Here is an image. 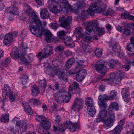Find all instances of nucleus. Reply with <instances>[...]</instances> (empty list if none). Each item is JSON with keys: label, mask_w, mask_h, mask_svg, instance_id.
<instances>
[{"label": "nucleus", "mask_w": 134, "mask_h": 134, "mask_svg": "<svg viewBox=\"0 0 134 134\" xmlns=\"http://www.w3.org/2000/svg\"><path fill=\"white\" fill-rule=\"evenodd\" d=\"M25 12L32 19L30 22L29 28L33 34L38 36L42 34V22L32 8L27 4L24 5Z\"/></svg>", "instance_id": "obj_1"}, {"label": "nucleus", "mask_w": 134, "mask_h": 134, "mask_svg": "<svg viewBox=\"0 0 134 134\" xmlns=\"http://www.w3.org/2000/svg\"><path fill=\"white\" fill-rule=\"evenodd\" d=\"M79 87L78 83L74 82L72 84L70 85L69 87L68 92L62 90H60L57 92L55 95V99L58 103H67L70 100L71 97L70 92L76 88Z\"/></svg>", "instance_id": "obj_2"}, {"label": "nucleus", "mask_w": 134, "mask_h": 134, "mask_svg": "<svg viewBox=\"0 0 134 134\" xmlns=\"http://www.w3.org/2000/svg\"><path fill=\"white\" fill-rule=\"evenodd\" d=\"M105 32V28L99 27L98 21L94 20L89 22L85 28V33L92 35L95 33L99 36Z\"/></svg>", "instance_id": "obj_3"}, {"label": "nucleus", "mask_w": 134, "mask_h": 134, "mask_svg": "<svg viewBox=\"0 0 134 134\" xmlns=\"http://www.w3.org/2000/svg\"><path fill=\"white\" fill-rule=\"evenodd\" d=\"M100 3L95 2L92 3L90 7V10L88 12L91 16H93L94 15V13L95 11L98 13L101 12L103 15L107 16L110 15L111 13L114 12L113 10L110 9L108 10H106L105 9H103L101 7L103 5L100 6L99 4L101 2V1H99ZM102 5V4H100Z\"/></svg>", "instance_id": "obj_4"}, {"label": "nucleus", "mask_w": 134, "mask_h": 134, "mask_svg": "<svg viewBox=\"0 0 134 134\" xmlns=\"http://www.w3.org/2000/svg\"><path fill=\"white\" fill-rule=\"evenodd\" d=\"M12 121L14 123H16V125L15 130H14V127L10 126L9 129L10 131L14 133L16 132L21 134L26 130L27 124L26 122L24 120L21 121L18 118L15 117L12 119Z\"/></svg>", "instance_id": "obj_5"}, {"label": "nucleus", "mask_w": 134, "mask_h": 134, "mask_svg": "<svg viewBox=\"0 0 134 134\" xmlns=\"http://www.w3.org/2000/svg\"><path fill=\"white\" fill-rule=\"evenodd\" d=\"M53 131H58L62 133L67 128L70 132H74L76 131V129H79V126L77 123H72L70 121H67L62 125H58L57 127L53 125Z\"/></svg>", "instance_id": "obj_6"}, {"label": "nucleus", "mask_w": 134, "mask_h": 134, "mask_svg": "<svg viewBox=\"0 0 134 134\" xmlns=\"http://www.w3.org/2000/svg\"><path fill=\"white\" fill-rule=\"evenodd\" d=\"M60 5L52 4L49 5L50 11L54 13L60 12L63 9L66 10L71 9V7L68 1L66 0H61Z\"/></svg>", "instance_id": "obj_7"}, {"label": "nucleus", "mask_w": 134, "mask_h": 134, "mask_svg": "<svg viewBox=\"0 0 134 134\" xmlns=\"http://www.w3.org/2000/svg\"><path fill=\"white\" fill-rule=\"evenodd\" d=\"M125 77V74L124 72L121 70H119L116 74L113 73L110 74L109 78L104 79L103 80L109 83L112 82L118 84L120 83V81L122 79Z\"/></svg>", "instance_id": "obj_8"}, {"label": "nucleus", "mask_w": 134, "mask_h": 134, "mask_svg": "<svg viewBox=\"0 0 134 134\" xmlns=\"http://www.w3.org/2000/svg\"><path fill=\"white\" fill-rule=\"evenodd\" d=\"M85 103L87 107L89 115L91 116H93L96 111L93 99L90 97H88L85 100Z\"/></svg>", "instance_id": "obj_9"}, {"label": "nucleus", "mask_w": 134, "mask_h": 134, "mask_svg": "<svg viewBox=\"0 0 134 134\" xmlns=\"http://www.w3.org/2000/svg\"><path fill=\"white\" fill-rule=\"evenodd\" d=\"M59 22L60 26L66 29L70 28V24L72 22V17L70 16L65 18L64 16L60 17L59 18Z\"/></svg>", "instance_id": "obj_10"}, {"label": "nucleus", "mask_w": 134, "mask_h": 134, "mask_svg": "<svg viewBox=\"0 0 134 134\" xmlns=\"http://www.w3.org/2000/svg\"><path fill=\"white\" fill-rule=\"evenodd\" d=\"M36 120L42 124L43 127L46 130H48L51 126V123L48 119L43 115H37L35 116Z\"/></svg>", "instance_id": "obj_11"}, {"label": "nucleus", "mask_w": 134, "mask_h": 134, "mask_svg": "<svg viewBox=\"0 0 134 134\" xmlns=\"http://www.w3.org/2000/svg\"><path fill=\"white\" fill-rule=\"evenodd\" d=\"M52 47L50 45H48L45 47L43 53L42 54L41 52H40L37 55V57L41 56V58H39V60H41L42 58L49 57L52 54Z\"/></svg>", "instance_id": "obj_12"}, {"label": "nucleus", "mask_w": 134, "mask_h": 134, "mask_svg": "<svg viewBox=\"0 0 134 134\" xmlns=\"http://www.w3.org/2000/svg\"><path fill=\"white\" fill-rule=\"evenodd\" d=\"M95 68L97 72L102 74L99 75L97 77L98 79H100L104 76L105 74L107 72V69L106 66L102 64H96Z\"/></svg>", "instance_id": "obj_13"}, {"label": "nucleus", "mask_w": 134, "mask_h": 134, "mask_svg": "<svg viewBox=\"0 0 134 134\" xmlns=\"http://www.w3.org/2000/svg\"><path fill=\"white\" fill-rule=\"evenodd\" d=\"M83 101L80 98L75 99L72 106V109L75 110H78L82 109L83 107Z\"/></svg>", "instance_id": "obj_14"}, {"label": "nucleus", "mask_w": 134, "mask_h": 134, "mask_svg": "<svg viewBox=\"0 0 134 134\" xmlns=\"http://www.w3.org/2000/svg\"><path fill=\"white\" fill-rule=\"evenodd\" d=\"M42 29V35L38 36H36L37 37L41 36L43 35V32L44 31L45 33L44 35L45 36V39L46 41L48 42H51L53 41V38L52 37V34L50 32V31L46 29H44L43 27Z\"/></svg>", "instance_id": "obj_15"}, {"label": "nucleus", "mask_w": 134, "mask_h": 134, "mask_svg": "<svg viewBox=\"0 0 134 134\" xmlns=\"http://www.w3.org/2000/svg\"><path fill=\"white\" fill-rule=\"evenodd\" d=\"M12 91H11L10 87L8 85H4L3 89V90L2 96L4 99H7L9 97V95Z\"/></svg>", "instance_id": "obj_16"}, {"label": "nucleus", "mask_w": 134, "mask_h": 134, "mask_svg": "<svg viewBox=\"0 0 134 134\" xmlns=\"http://www.w3.org/2000/svg\"><path fill=\"white\" fill-rule=\"evenodd\" d=\"M87 72L85 69H82L76 73V80L78 81H82L86 75Z\"/></svg>", "instance_id": "obj_17"}, {"label": "nucleus", "mask_w": 134, "mask_h": 134, "mask_svg": "<svg viewBox=\"0 0 134 134\" xmlns=\"http://www.w3.org/2000/svg\"><path fill=\"white\" fill-rule=\"evenodd\" d=\"M22 48L23 50L22 53L23 55L21 54L18 59V60H20L23 63L27 65L29 63L27 59L24 56V55L26 54V49L27 48V47H24L23 46Z\"/></svg>", "instance_id": "obj_18"}, {"label": "nucleus", "mask_w": 134, "mask_h": 134, "mask_svg": "<svg viewBox=\"0 0 134 134\" xmlns=\"http://www.w3.org/2000/svg\"><path fill=\"white\" fill-rule=\"evenodd\" d=\"M13 40L12 35L9 33L6 34L3 41L4 44L7 46H9L12 43Z\"/></svg>", "instance_id": "obj_19"}, {"label": "nucleus", "mask_w": 134, "mask_h": 134, "mask_svg": "<svg viewBox=\"0 0 134 134\" xmlns=\"http://www.w3.org/2000/svg\"><path fill=\"white\" fill-rule=\"evenodd\" d=\"M63 40L64 44L68 47L71 48L75 46V44L74 43H70L72 41L71 37L66 36L65 37Z\"/></svg>", "instance_id": "obj_20"}, {"label": "nucleus", "mask_w": 134, "mask_h": 134, "mask_svg": "<svg viewBox=\"0 0 134 134\" xmlns=\"http://www.w3.org/2000/svg\"><path fill=\"white\" fill-rule=\"evenodd\" d=\"M83 30L81 27H78L76 28L74 33L76 35V37L77 40H79L85 34L83 33Z\"/></svg>", "instance_id": "obj_21"}, {"label": "nucleus", "mask_w": 134, "mask_h": 134, "mask_svg": "<svg viewBox=\"0 0 134 134\" xmlns=\"http://www.w3.org/2000/svg\"><path fill=\"white\" fill-rule=\"evenodd\" d=\"M10 54L12 58L16 60L18 59L21 54L19 53L18 50L17 48L14 47L13 48Z\"/></svg>", "instance_id": "obj_22"}, {"label": "nucleus", "mask_w": 134, "mask_h": 134, "mask_svg": "<svg viewBox=\"0 0 134 134\" xmlns=\"http://www.w3.org/2000/svg\"><path fill=\"white\" fill-rule=\"evenodd\" d=\"M5 12L7 13H10L14 15L18 14V9L15 6L8 7Z\"/></svg>", "instance_id": "obj_23"}, {"label": "nucleus", "mask_w": 134, "mask_h": 134, "mask_svg": "<svg viewBox=\"0 0 134 134\" xmlns=\"http://www.w3.org/2000/svg\"><path fill=\"white\" fill-rule=\"evenodd\" d=\"M40 14L41 17L43 19L48 18L49 16L48 11L45 8L42 9L41 10Z\"/></svg>", "instance_id": "obj_24"}, {"label": "nucleus", "mask_w": 134, "mask_h": 134, "mask_svg": "<svg viewBox=\"0 0 134 134\" xmlns=\"http://www.w3.org/2000/svg\"><path fill=\"white\" fill-rule=\"evenodd\" d=\"M38 82L39 83H40L41 90L42 92V93H43L45 92L47 85L46 79L44 78L43 80H39Z\"/></svg>", "instance_id": "obj_25"}, {"label": "nucleus", "mask_w": 134, "mask_h": 134, "mask_svg": "<svg viewBox=\"0 0 134 134\" xmlns=\"http://www.w3.org/2000/svg\"><path fill=\"white\" fill-rule=\"evenodd\" d=\"M23 105L25 108V111L28 114L31 115L33 114V111L30 106L26 102H24Z\"/></svg>", "instance_id": "obj_26"}, {"label": "nucleus", "mask_w": 134, "mask_h": 134, "mask_svg": "<svg viewBox=\"0 0 134 134\" xmlns=\"http://www.w3.org/2000/svg\"><path fill=\"white\" fill-rule=\"evenodd\" d=\"M31 94L33 96H37L40 92L38 87L37 85H34L32 87Z\"/></svg>", "instance_id": "obj_27"}, {"label": "nucleus", "mask_w": 134, "mask_h": 134, "mask_svg": "<svg viewBox=\"0 0 134 134\" xmlns=\"http://www.w3.org/2000/svg\"><path fill=\"white\" fill-rule=\"evenodd\" d=\"M113 121L114 120L108 118L104 122V127L107 129L111 127L113 125Z\"/></svg>", "instance_id": "obj_28"}, {"label": "nucleus", "mask_w": 134, "mask_h": 134, "mask_svg": "<svg viewBox=\"0 0 134 134\" xmlns=\"http://www.w3.org/2000/svg\"><path fill=\"white\" fill-rule=\"evenodd\" d=\"M54 73L58 76V78L60 79L64 80V77L65 75V73L63 71H60L58 70H56Z\"/></svg>", "instance_id": "obj_29"}, {"label": "nucleus", "mask_w": 134, "mask_h": 134, "mask_svg": "<svg viewBox=\"0 0 134 134\" xmlns=\"http://www.w3.org/2000/svg\"><path fill=\"white\" fill-rule=\"evenodd\" d=\"M112 48L113 51L116 53H119L121 50L120 46L116 42L113 44Z\"/></svg>", "instance_id": "obj_30"}, {"label": "nucleus", "mask_w": 134, "mask_h": 134, "mask_svg": "<svg viewBox=\"0 0 134 134\" xmlns=\"http://www.w3.org/2000/svg\"><path fill=\"white\" fill-rule=\"evenodd\" d=\"M9 114L6 113L3 114L1 117L0 120L1 122H6L8 121L9 119Z\"/></svg>", "instance_id": "obj_31"}, {"label": "nucleus", "mask_w": 134, "mask_h": 134, "mask_svg": "<svg viewBox=\"0 0 134 134\" xmlns=\"http://www.w3.org/2000/svg\"><path fill=\"white\" fill-rule=\"evenodd\" d=\"M82 47L83 51L86 53H90L91 52V48L90 46L85 43H83Z\"/></svg>", "instance_id": "obj_32"}, {"label": "nucleus", "mask_w": 134, "mask_h": 134, "mask_svg": "<svg viewBox=\"0 0 134 134\" xmlns=\"http://www.w3.org/2000/svg\"><path fill=\"white\" fill-rule=\"evenodd\" d=\"M117 95V92L115 90H112L109 96H107L105 98L107 100H112Z\"/></svg>", "instance_id": "obj_33"}, {"label": "nucleus", "mask_w": 134, "mask_h": 134, "mask_svg": "<svg viewBox=\"0 0 134 134\" xmlns=\"http://www.w3.org/2000/svg\"><path fill=\"white\" fill-rule=\"evenodd\" d=\"M109 108L111 109H115L116 111H117L119 109L118 105L116 102H112L110 104Z\"/></svg>", "instance_id": "obj_34"}, {"label": "nucleus", "mask_w": 134, "mask_h": 134, "mask_svg": "<svg viewBox=\"0 0 134 134\" xmlns=\"http://www.w3.org/2000/svg\"><path fill=\"white\" fill-rule=\"evenodd\" d=\"M75 60V59L74 58H71L69 59L66 62V68L68 69L70 68L74 62Z\"/></svg>", "instance_id": "obj_35"}, {"label": "nucleus", "mask_w": 134, "mask_h": 134, "mask_svg": "<svg viewBox=\"0 0 134 134\" xmlns=\"http://www.w3.org/2000/svg\"><path fill=\"white\" fill-rule=\"evenodd\" d=\"M71 8V9H68L67 10H66V11L68 10H73L75 11H76L79 9H81V7L79 5L78 3H75L74 4L73 6V7L72 8L70 5L69 4Z\"/></svg>", "instance_id": "obj_36"}, {"label": "nucleus", "mask_w": 134, "mask_h": 134, "mask_svg": "<svg viewBox=\"0 0 134 134\" xmlns=\"http://www.w3.org/2000/svg\"><path fill=\"white\" fill-rule=\"evenodd\" d=\"M28 75L26 74H24L23 75L21 79L22 84H25L27 83L28 80Z\"/></svg>", "instance_id": "obj_37"}, {"label": "nucleus", "mask_w": 134, "mask_h": 134, "mask_svg": "<svg viewBox=\"0 0 134 134\" xmlns=\"http://www.w3.org/2000/svg\"><path fill=\"white\" fill-rule=\"evenodd\" d=\"M107 113L106 109L105 108L104 109L101 110L99 112L98 115L104 120L107 116Z\"/></svg>", "instance_id": "obj_38"}, {"label": "nucleus", "mask_w": 134, "mask_h": 134, "mask_svg": "<svg viewBox=\"0 0 134 134\" xmlns=\"http://www.w3.org/2000/svg\"><path fill=\"white\" fill-rule=\"evenodd\" d=\"M98 103L100 106L105 107L104 99L102 95H100L98 98Z\"/></svg>", "instance_id": "obj_39"}, {"label": "nucleus", "mask_w": 134, "mask_h": 134, "mask_svg": "<svg viewBox=\"0 0 134 134\" xmlns=\"http://www.w3.org/2000/svg\"><path fill=\"white\" fill-rule=\"evenodd\" d=\"M57 35L60 39L63 40L64 37L66 35V33L63 30H61L57 32Z\"/></svg>", "instance_id": "obj_40"}, {"label": "nucleus", "mask_w": 134, "mask_h": 134, "mask_svg": "<svg viewBox=\"0 0 134 134\" xmlns=\"http://www.w3.org/2000/svg\"><path fill=\"white\" fill-rule=\"evenodd\" d=\"M122 129L117 126L114 129L113 131V134H119L122 130Z\"/></svg>", "instance_id": "obj_41"}, {"label": "nucleus", "mask_w": 134, "mask_h": 134, "mask_svg": "<svg viewBox=\"0 0 134 134\" xmlns=\"http://www.w3.org/2000/svg\"><path fill=\"white\" fill-rule=\"evenodd\" d=\"M61 0H48V4L49 5H52V4L60 5V2Z\"/></svg>", "instance_id": "obj_42"}, {"label": "nucleus", "mask_w": 134, "mask_h": 134, "mask_svg": "<svg viewBox=\"0 0 134 134\" xmlns=\"http://www.w3.org/2000/svg\"><path fill=\"white\" fill-rule=\"evenodd\" d=\"M46 72L48 75L51 74L53 72H55V70L52 67L49 66L46 68Z\"/></svg>", "instance_id": "obj_43"}, {"label": "nucleus", "mask_w": 134, "mask_h": 134, "mask_svg": "<svg viewBox=\"0 0 134 134\" xmlns=\"http://www.w3.org/2000/svg\"><path fill=\"white\" fill-rule=\"evenodd\" d=\"M90 10V8L89 10L87 11L86 10L83 11L81 14V17L82 18H87L88 14L91 16L88 12V11Z\"/></svg>", "instance_id": "obj_44"}, {"label": "nucleus", "mask_w": 134, "mask_h": 134, "mask_svg": "<svg viewBox=\"0 0 134 134\" xmlns=\"http://www.w3.org/2000/svg\"><path fill=\"white\" fill-rule=\"evenodd\" d=\"M78 2L81 9L85 7L86 5V2L84 0H78Z\"/></svg>", "instance_id": "obj_45"}, {"label": "nucleus", "mask_w": 134, "mask_h": 134, "mask_svg": "<svg viewBox=\"0 0 134 134\" xmlns=\"http://www.w3.org/2000/svg\"><path fill=\"white\" fill-rule=\"evenodd\" d=\"M95 52V55L97 57L99 58L101 57L102 54V52L101 50L99 48L97 49Z\"/></svg>", "instance_id": "obj_46"}, {"label": "nucleus", "mask_w": 134, "mask_h": 134, "mask_svg": "<svg viewBox=\"0 0 134 134\" xmlns=\"http://www.w3.org/2000/svg\"><path fill=\"white\" fill-rule=\"evenodd\" d=\"M131 39L132 37L130 38V40L131 43H130L128 45L126 48L127 49L128 51H132V50L134 46V43L132 41V40H131Z\"/></svg>", "instance_id": "obj_47"}, {"label": "nucleus", "mask_w": 134, "mask_h": 134, "mask_svg": "<svg viewBox=\"0 0 134 134\" xmlns=\"http://www.w3.org/2000/svg\"><path fill=\"white\" fill-rule=\"evenodd\" d=\"M118 62L117 61L112 59L108 63V65L110 67L112 68L114 66L115 64H116Z\"/></svg>", "instance_id": "obj_48"}, {"label": "nucleus", "mask_w": 134, "mask_h": 134, "mask_svg": "<svg viewBox=\"0 0 134 134\" xmlns=\"http://www.w3.org/2000/svg\"><path fill=\"white\" fill-rule=\"evenodd\" d=\"M122 96H124L125 95H129V93L128 89L127 87H125L123 89L122 91Z\"/></svg>", "instance_id": "obj_49"}, {"label": "nucleus", "mask_w": 134, "mask_h": 134, "mask_svg": "<svg viewBox=\"0 0 134 134\" xmlns=\"http://www.w3.org/2000/svg\"><path fill=\"white\" fill-rule=\"evenodd\" d=\"M10 93V94L9 95V97L10 101L12 102L15 100L16 96L15 94L13 92Z\"/></svg>", "instance_id": "obj_50"}, {"label": "nucleus", "mask_w": 134, "mask_h": 134, "mask_svg": "<svg viewBox=\"0 0 134 134\" xmlns=\"http://www.w3.org/2000/svg\"><path fill=\"white\" fill-rule=\"evenodd\" d=\"M81 37L85 41H89L92 38L91 36H87L85 35V34Z\"/></svg>", "instance_id": "obj_51"}, {"label": "nucleus", "mask_w": 134, "mask_h": 134, "mask_svg": "<svg viewBox=\"0 0 134 134\" xmlns=\"http://www.w3.org/2000/svg\"><path fill=\"white\" fill-rule=\"evenodd\" d=\"M108 114L109 115L107 116L109 117L108 118L114 120L115 119L114 113L111 111H110L108 112Z\"/></svg>", "instance_id": "obj_52"}, {"label": "nucleus", "mask_w": 134, "mask_h": 134, "mask_svg": "<svg viewBox=\"0 0 134 134\" xmlns=\"http://www.w3.org/2000/svg\"><path fill=\"white\" fill-rule=\"evenodd\" d=\"M30 101L33 102L35 105H40L42 103V102L38 99H32Z\"/></svg>", "instance_id": "obj_53"}, {"label": "nucleus", "mask_w": 134, "mask_h": 134, "mask_svg": "<svg viewBox=\"0 0 134 134\" xmlns=\"http://www.w3.org/2000/svg\"><path fill=\"white\" fill-rule=\"evenodd\" d=\"M122 32L126 35L128 36L130 35L132 33L131 31L128 28L124 29Z\"/></svg>", "instance_id": "obj_54"}, {"label": "nucleus", "mask_w": 134, "mask_h": 134, "mask_svg": "<svg viewBox=\"0 0 134 134\" xmlns=\"http://www.w3.org/2000/svg\"><path fill=\"white\" fill-rule=\"evenodd\" d=\"M55 117V121L56 124H59L60 121L61 119L60 116L59 115H56L54 116Z\"/></svg>", "instance_id": "obj_55"}, {"label": "nucleus", "mask_w": 134, "mask_h": 134, "mask_svg": "<svg viewBox=\"0 0 134 134\" xmlns=\"http://www.w3.org/2000/svg\"><path fill=\"white\" fill-rule=\"evenodd\" d=\"M55 49L56 52H60L63 51L64 50V47L63 46L59 45L56 47Z\"/></svg>", "instance_id": "obj_56"}, {"label": "nucleus", "mask_w": 134, "mask_h": 134, "mask_svg": "<svg viewBox=\"0 0 134 134\" xmlns=\"http://www.w3.org/2000/svg\"><path fill=\"white\" fill-rule=\"evenodd\" d=\"M10 62V57H8L6 58L4 60V63L6 67H7L9 64Z\"/></svg>", "instance_id": "obj_57"}, {"label": "nucleus", "mask_w": 134, "mask_h": 134, "mask_svg": "<svg viewBox=\"0 0 134 134\" xmlns=\"http://www.w3.org/2000/svg\"><path fill=\"white\" fill-rule=\"evenodd\" d=\"M129 15L128 13L127 12H124L121 14L122 17L123 19L128 18Z\"/></svg>", "instance_id": "obj_58"}, {"label": "nucleus", "mask_w": 134, "mask_h": 134, "mask_svg": "<svg viewBox=\"0 0 134 134\" xmlns=\"http://www.w3.org/2000/svg\"><path fill=\"white\" fill-rule=\"evenodd\" d=\"M124 124V120H122L119 121L118 125L121 128L123 129V126Z\"/></svg>", "instance_id": "obj_59"}, {"label": "nucleus", "mask_w": 134, "mask_h": 134, "mask_svg": "<svg viewBox=\"0 0 134 134\" xmlns=\"http://www.w3.org/2000/svg\"><path fill=\"white\" fill-rule=\"evenodd\" d=\"M36 3L39 5H42L44 4L43 0H35Z\"/></svg>", "instance_id": "obj_60"}, {"label": "nucleus", "mask_w": 134, "mask_h": 134, "mask_svg": "<svg viewBox=\"0 0 134 134\" xmlns=\"http://www.w3.org/2000/svg\"><path fill=\"white\" fill-rule=\"evenodd\" d=\"M124 100L126 102H128L130 99L129 95H125L124 96H122Z\"/></svg>", "instance_id": "obj_61"}, {"label": "nucleus", "mask_w": 134, "mask_h": 134, "mask_svg": "<svg viewBox=\"0 0 134 134\" xmlns=\"http://www.w3.org/2000/svg\"><path fill=\"white\" fill-rule=\"evenodd\" d=\"M104 120V119L102 118L100 116L98 115V117L96 118V122L98 123L100 121H103Z\"/></svg>", "instance_id": "obj_62"}, {"label": "nucleus", "mask_w": 134, "mask_h": 134, "mask_svg": "<svg viewBox=\"0 0 134 134\" xmlns=\"http://www.w3.org/2000/svg\"><path fill=\"white\" fill-rule=\"evenodd\" d=\"M51 27L53 29H55L58 27V25L56 23H52L51 24Z\"/></svg>", "instance_id": "obj_63"}, {"label": "nucleus", "mask_w": 134, "mask_h": 134, "mask_svg": "<svg viewBox=\"0 0 134 134\" xmlns=\"http://www.w3.org/2000/svg\"><path fill=\"white\" fill-rule=\"evenodd\" d=\"M99 89L100 91L103 92L105 89V87L104 85H101L99 86Z\"/></svg>", "instance_id": "obj_64"}]
</instances>
